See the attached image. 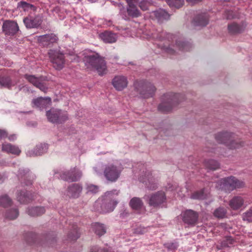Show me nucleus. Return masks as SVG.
I'll use <instances>...</instances> for the list:
<instances>
[{"mask_svg":"<svg viewBox=\"0 0 252 252\" xmlns=\"http://www.w3.org/2000/svg\"><path fill=\"white\" fill-rule=\"evenodd\" d=\"M28 171H26L24 170H20L19 174V178L21 182H24V183L27 185H30L32 184V181L31 180H28L27 178L29 177V175Z\"/></svg>","mask_w":252,"mask_h":252,"instance_id":"72a5a7b5","label":"nucleus"},{"mask_svg":"<svg viewBox=\"0 0 252 252\" xmlns=\"http://www.w3.org/2000/svg\"><path fill=\"white\" fill-rule=\"evenodd\" d=\"M181 95L173 93H168L164 94L162 98V102L158 105V109L163 113L170 112L174 106H175L180 101Z\"/></svg>","mask_w":252,"mask_h":252,"instance_id":"20e7f679","label":"nucleus"},{"mask_svg":"<svg viewBox=\"0 0 252 252\" xmlns=\"http://www.w3.org/2000/svg\"><path fill=\"white\" fill-rule=\"evenodd\" d=\"M15 135H11V136H10L8 138L9 140H14V138H15Z\"/></svg>","mask_w":252,"mask_h":252,"instance_id":"4d7b16f0","label":"nucleus"},{"mask_svg":"<svg viewBox=\"0 0 252 252\" xmlns=\"http://www.w3.org/2000/svg\"><path fill=\"white\" fill-rule=\"evenodd\" d=\"M166 200L165 194L163 191H158L151 195L148 204L150 206L157 207Z\"/></svg>","mask_w":252,"mask_h":252,"instance_id":"ddd939ff","label":"nucleus"},{"mask_svg":"<svg viewBox=\"0 0 252 252\" xmlns=\"http://www.w3.org/2000/svg\"><path fill=\"white\" fill-rule=\"evenodd\" d=\"M139 180L140 182L144 183L149 189L155 190L157 188V183L156 180L150 172H146L144 177L141 176L139 177Z\"/></svg>","mask_w":252,"mask_h":252,"instance_id":"dca6fc26","label":"nucleus"},{"mask_svg":"<svg viewBox=\"0 0 252 252\" xmlns=\"http://www.w3.org/2000/svg\"><path fill=\"white\" fill-rule=\"evenodd\" d=\"M168 44V46H166L165 45H163V46L162 45H160L162 48H163L166 52L169 54H173L175 51H174V50L172 49L169 46V43H167Z\"/></svg>","mask_w":252,"mask_h":252,"instance_id":"09e8293b","label":"nucleus"},{"mask_svg":"<svg viewBox=\"0 0 252 252\" xmlns=\"http://www.w3.org/2000/svg\"><path fill=\"white\" fill-rule=\"evenodd\" d=\"M82 176V171L76 167L71 168L68 171L63 172L60 174L62 179L68 182L77 181L80 179Z\"/></svg>","mask_w":252,"mask_h":252,"instance_id":"9d476101","label":"nucleus"},{"mask_svg":"<svg viewBox=\"0 0 252 252\" xmlns=\"http://www.w3.org/2000/svg\"><path fill=\"white\" fill-rule=\"evenodd\" d=\"M138 4L142 10L145 11L148 9L149 3L146 1L143 0L140 2H138Z\"/></svg>","mask_w":252,"mask_h":252,"instance_id":"de8ad7c7","label":"nucleus"},{"mask_svg":"<svg viewBox=\"0 0 252 252\" xmlns=\"http://www.w3.org/2000/svg\"><path fill=\"white\" fill-rule=\"evenodd\" d=\"M90 252H112L107 249H99L97 246H94L92 247L90 250Z\"/></svg>","mask_w":252,"mask_h":252,"instance_id":"49530a36","label":"nucleus"},{"mask_svg":"<svg viewBox=\"0 0 252 252\" xmlns=\"http://www.w3.org/2000/svg\"><path fill=\"white\" fill-rule=\"evenodd\" d=\"M23 22L28 29L37 28L42 22V17L39 14L33 16L32 14H29L24 18Z\"/></svg>","mask_w":252,"mask_h":252,"instance_id":"f8f14e48","label":"nucleus"},{"mask_svg":"<svg viewBox=\"0 0 252 252\" xmlns=\"http://www.w3.org/2000/svg\"><path fill=\"white\" fill-rule=\"evenodd\" d=\"M195 26H205L208 23V16L206 14H202L196 16L193 20Z\"/></svg>","mask_w":252,"mask_h":252,"instance_id":"bb28decb","label":"nucleus"},{"mask_svg":"<svg viewBox=\"0 0 252 252\" xmlns=\"http://www.w3.org/2000/svg\"><path fill=\"white\" fill-rule=\"evenodd\" d=\"M235 241L231 236L226 237L221 243V245L224 247H230L235 243Z\"/></svg>","mask_w":252,"mask_h":252,"instance_id":"58836bf2","label":"nucleus"},{"mask_svg":"<svg viewBox=\"0 0 252 252\" xmlns=\"http://www.w3.org/2000/svg\"><path fill=\"white\" fill-rule=\"evenodd\" d=\"M16 82L12 81L8 76H0V85L4 87L10 89L16 84Z\"/></svg>","mask_w":252,"mask_h":252,"instance_id":"cd10ccee","label":"nucleus"},{"mask_svg":"<svg viewBox=\"0 0 252 252\" xmlns=\"http://www.w3.org/2000/svg\"><path fill=\"white\" fill-rule=\"evenodd\" d=\"M233 12L231 11H228L226 12V18L228 19H232L234 18Z\"/></svg>","mask_w":252,"mask_h":252,"instance_id":"603ef678","label":"nucleus"},{"mask_svg":"<svg viewBox=\"0 0 252 252\" xmlns=\"http://www.w3.org/2000/svg\"><path fill=\"white\" fill-rule=\"evenodd\" d=\"M45 212L44 207H36L29 208L27 211L28 214L32 217H36L43 214Z\"/></svg>","mask_w":252,"mask_h":252,"instance_id":"c756f323","label":"nucleus"},{"mask_svg":"<svg viewBox=\"0 0 252 252\" xmlns=\"http://www.w3.org/2000/svg\"><path fill=\"white\" fill-rule=\"evenodd\" d=\"M84 61L88 67L96 70L99 75H102L106 73V63L98 53L90 52L86 54Z\"/></svg>","mask_w":252,"mask_h":252,"instance_id":"f257e3e1","label":"nucleus"},{"mask_svg":"<svg viewBox=\"0 0 252 252\" xmlns=\"http://www.w3.org/2000/svg\"><path fill=\"white\" fill-rule=\"evenodd\" d=\"M129 205L133 210L138 211L143 207V203L140 198L134 197L130 200Z\"/></svg>","mask_w":252,"mask_h":252,"instance_id":"c85d7f7f","label":"nucleus"},{"mask_svg":"<svg viewBox=\"0 0 252 252\" xmlns=\"http://www.w3.org/2000/svg\"><path fill=\"white\" fill-rule=\"evenodd\" d=\"M51 103V99L50 97H40L36 99H34L32 101L33 107L35 106L40 109L46 108Z\"/></svg>","mask_w":252,"mask_h":252,"instance_id":"412c9836","label":"nucleus"},{"mask_svg":"<svg viewBox=\"0 0 252 252\" xmlns=\"http://www.w3.org/2000/svg\"><path fill=\"white\" fill-rule=\"evenodd\" d=\"M128 81L124 76H115L112 80V85L117 91H122L127 86Z\"/></svg>","mask_w":252,"mask_h":252,"instance_id":"a211bd4d","label":"nucleus"},{"mask_svg":"<svg viewBox=\"0 0 252 252\" xmlns=\"http://www.w3.org/2000/svg\"><path fill=\"white\" fill-rule=\"evenodd\" d=\"M28 236L29 237V238H27L26 239L27 242L30 244H31L32 243H34L35 235L33 233H30L28 234Z\"/></svg>","mask_w":252,"mask_h":252,"instance_id":"8fccbe9b","label":"nucleus"},{"mask_svg":"<svg viewBox=\"0 0 252 252\" xmlns=\"http://www.w3.org/2000/svg\"><path fill=\"white\" fill-rule=\"evenodd\" d=\"M121 169L113 164H109L104 168V175L106 179L111 182H115L119 177Z\"/></svg>","mask_w":252,"mask_h":252,"instance_id":"9b49d317","label":"nucleus"},{"mask_svg":"<svg viewBox=\"0 0 252 252\" xmlns=\"http://www.w3.org/2000/svg\"><path fill=\"white\" fill-rule=\"evenodd\" d=\"M48 55L53 67L58 70L62 69L64 65V55L60 52L52 49L49 50Z\"/></svg>","mask_w":252,"mask_h":252,"instance_id":"6e6552de","label":"nucleus"},{"mask_svg":"<svg viewBox=\"0 0 252 252\" xmlns=\"http://www.w3.org/2000/svg\"><path fill=\"white\" fill-rule=\"evenodd\" d=\"M173 35L172 34L168 33L166 34V37L168 39V42H170L169 38H171V39H173Z\"/></svg>","mask_w":252,"mask_h":252,"instance_id":"6e6d98bb","label":"nucleus"},{"mask_svg":"<svg viewBox=\"0 0 252 252\" xmlns=\"http://www.w3.org/2000/svg\"><path fill=\"white\" fill-rule=\"evenodd\" d=\"M245 183L234 176H229L220 180L217 183V188L225 192L230 193L237 189L245 187Z\"/></svg>","mask_w":252,"mask_h":252,"instance_id":"7ed1b4c3","label":"nucleus"},{"mask_svg":"<svg viewBox=\"0 0 252 252\" xmlns=\"http://www.w3.org/2000/svg\"><path fill=\"white\" fill-rule=\"evenodd\" d=\"M46 116L48 120L53 123H62L68 119L66 111L53 108L46 112Z\"/></svg>","mask_w":252,"mask_h":252,"instance_id":"0eeeda50","label":"nucleus"},{"mask_svg":"<svg viewBox=\"0 0 252 252\" xmlns=\"http://www.w3.org/2000/svg\"><path fill=\"white\" fill-rule=\"evenodd\" d=\"M19 215V212L17 209L14 208L8 210L6 212L5 216L9 220H14L17 218Z\"/></svg>","mask_w":252,"mask_h":252,"instance_id":"c9c22d12","label":"nucleus"},{"mask_svg":"<svg viewBox=\"0 0 252 252\" xmlns=\"http://www.w3.org/2000/svg\"><path fill=\"white\" fill-rule=\"evenodd\" d=\"M88 192H90L93 193H95L98 191V187L97 186L94 185H89L87 187Z\"/></svg>","mask_w":252,"mask_h":252,"instance_id":"a18cd8bd","label":"nucleus"},{"mask_svg":"<svg viewBox=\"0 0 252 252\" xmlns=\"http://www.w3.org/2000/svg\"><path fill=\"white\" fill-rule=\"evenodd\" d=\"M228 33L231 35H236L242 33L245 29L243 25L232 22L227 26Z\"/></svg>","mask_w":252,"mask_h":252,"instance_id":"5701e85b","label":"nucleus"},{"mask_svg":"<svg viewBox=\"0 0 252 252\" xmlns=\"http://www.w3.org/2000/svg\"><path fill=\"white\" fill-rule=\"evenodd\" d=\"M11 199L7 195H3L0 196V206L3 208H7L12 204Z\"/></svg>","mask_w":252,"mask_h":252,"instance_id":"f704fd0d","label":"nucleus"},{"mask_svg":"<svg viewBox=\"0 0 252 252\" xmlns=\"http://www.w3.org/2000/svg\"><path fill=\"white\" fill-rule=\"evenodd\" d=\"M47 149V145L40 144L36 147L33 152V154L35 156H40L43 153L44 151H45Z\"/></svg>","mask_w":252,"mask_h":252,"instance_id":"ea45409f","label":"nucleus"},{"mask_svg":"<svg viewBox=\"0 0 252 252\" xmlns=\"http://www.w3.org/2000/svg\"><path fill=\"white\" fill-rule=\"evenodd\" d=\"M101 39L105 43H114L116 41V35L110 31H105L99 35Z\"/></svg>","mask_w":252,"mask_h":252,"instance_id":"393cba45","label":"nucleus"},{"mask_svg":"<svg viewBox=\"0 0 252 252\" xmlns=\"http://www.w3.org/2000/svg\"><path fill=\"white\" fill-rule=\"evenodd\" d=\"M226 214V210L223 207H220L217 209L214 213V215L216 217L218 218H223Z\"/></svg>","mask_w":252,"mask_h":252,"instance_id":"a19ab883","label":"nucleus"},{"mask_svg":"<svg viewBox=\"0 0 252 252\" xmlns=\"http://www.w3.org/2000/svg\"><path fill=\"white\" fill-rule=\"evenodd\" d=\"M176 46L179 48L180 50L189 51V45L188 43L178 41L176 43Z\"/></svg>","mask_w":252,"mask_h":252,"instance_id":"37998d69","label":"nucleus"},{"mask_svg":"<svg viewBox=\"0 0 252 252\" xmlns=\"http://www.w3.org/2000/svg\"><path fill=\"white\" fill-rule=\"evenodd\" d=\"M205 194L204 189L196 191L192 193L191 198L194 199H203L205 198Z\"/></svg>","mask_w":252,"mask_h":252,"instance_id":"79ce46f5","label":"nucleus"},{"mask_svg":"<svg viewBox=\"0 0 252 252\" xmlns=\"http://www.w3.org/2000/svg\"><path fill=\"white\" fill-rule=\"evenodd\" d=\"M245 198L241 196H234L229 201L230 208L234 211L240 209L244 205Z\"/></svg>","mask_w":252,"mask_h":252,"instance_id":"6ab92c4d","label":"nucleus"},{"mask_svg":"<svg viewBox=\"0 0 252 252\" xmlns=\"http://www.w3.org/2000/svg\"><path fill=\"white\" fill-rule=\"evenodd\" d=\"M1 150L3 152L16 155H19L21 153L18 147L9 143H3L2 145Z\"/></svg>","mask_w":252,"mask_h":252,"instance_id":"b1692460","label":"nucleus"},{"mask_svg":"<svg viewBox=\"0 0 252 252\" xmlns=\"http://www.w3.org/2000/svg\"><path fill=\"white\" fill-rule=\"evenodd\" d=\"M82 190V187L78 184H73L67 189V194L70 197L77 198Z\"/></svg>","mask_w":252,"mask_h":252,"instance_id":"4be33fe9","label":"nucleus"},{"mask_svg":"<svg viewBox=\"0 0 252 252\" xmlns=\"http://www.w3.org/2000/svg\"><path fill=\"white\" fill-rule=\"evenodd\" d=\"M3 31L6 35L13 36L19 30L16 22L12 21H6L2 25Z\"/></svg>","mask_w":252,"mask_h":252,"instance_id":"2eb2a0df","label":"nucleus"},{"mask_svg":"<svg viewBox=\"0 0 252 252\" xmlns=\"http://www.w3.org/2000/svg\"><path fill=\"white\" fill-rule=\"evenodd\" d=\"M216 141L225 145L229 149L239 148L244 145V142L240 139L235 138V135L227 131L218 133L215 136Z\"/></svg>","mask_w":252,"mask_h":252,"instance_id":"f03ea898","label":"nucleus"},{"mask_svg":"<svg viewBox=\"0 0 252 252\" xmlns=\"http://www.w3.org/2000/svg\"><path fill=\"white\" fill-rule=\"evenodd\" d=\"M202 0H187V1L191 4H194L201 1Z\"/></svg>","mask_w":252,"mask_h":252,"instance_id":"864d4df0","label":"nucleus"},{"mask_svg":"<svg viewBox=\"0 0 252 252\" xmlns=\"http://www.w3.org/2000/svg\"><path fill=\"white\" fill-rule=\"evenodd\" d=\"M80 237L78 227L76 224H73L72 229L68 234V238L70 241H75Z\"/></svg>","mask_w":252,"mask_h":252,"instance_id":"473e14b6","label":"nucleus"},{"mask_svg":"<svg viewBox=\"0 0 252 252\" xmlns=\"http://www.w3.org/2000/svg\"><path fill=\"white\" fill-rule=\"evenodd\" d=\"M119 190L114 189L105 193V198L101 206L103 212L108 213L114 210L118 203L116 197L119 195Z\"/></svg>","mask_w":252,"mask_h":252,"instance_id":"39448f33","label":"nucleus"},{"mask_svg":"<svg viewBox=\"0 0 252 252\" xmlns=\"http://www.w3.org/2000/svg\"><path fill=\"white\" fill-rule=\"evenodd\" d=\"M134 86L137 92L144 98L152 97L155 91L156 88L151 83L144 81L136 82Z\"/></svg>","mask_w":252,"mask_h":252,"instance_id":"423d86ee","label":"nucleus"},{"mask_svg":"<svg viewBox=\"0 0 252 252\" xmlns=\"http://www.w3.org/2000/svg\"><path fill=\"white\" fill-rule=\"evenodd\" d=\"M92 227L95 233L99 236H101L106 233V228L102 224L95 222L92 224Z\"/></svg>","mask_w":252,"mask_h":252,"instance_id":"2f4dec72","label":"nucleus"},{"mask_svg":"<svg viewBox=\"0 0 252 252\" xmlns=\"http://www.w3.org/2000/svg\"><path fill=\"white\" fill-rule=\"evenodd\" d=\"M182 215L183 220L186 223L194 225L197 221L198 214L192 210L185 211L182 213Z\"/></svg>","mask_w":252,"mask_h":252,"instance_id":"4468645a","label":"nucleus"},{"mask_svg":"<svg viewBox=\"0 0 252 252\" xmlns=\"http://www.w3.org/2000/svg\"><path fill=\"white\" fill-rule=\"evenodd\" d=\"M170 7H174L179 8L182 6L184 3V0H166Z\"/></svg>","mask_w":252,"mask_h":252,"instance_id":"4c0bfd02","label":"nucleus"},{"mask_svg":"<svg viewBox=\"0 0 252 252\" xmlns=\"http://www.w3.org/2000/svg\"><path fill=\"white\" fill-rule=\"evenodd\" d=\"M205 166L210 169L216 170L219 167V163L214 160H209L205 161Z\"/></svg>","mask_w":252,"mask_h":252,"instance_id":"e433bc0d","label":"nucleus"},{"mask_svg":"<svg viewBox=\"0 0 252 252\" xmlns=\"http://www.w3.org/2000/svg\"><path fill=\"white\" fill-rule=\"evenodd\" d=\"M7 137V133L6 131L0 129V139L5 138Z\"/></svg>","mask_w":252,"mask_h":252,"instance_id":"3c124183","label":"nucleus"},{"mask_svg":"<svg viewBox=\"0 0 252 252\" xmlns=\"http://www.w3.org/2000/svg\"><path fill=\"white\" fill-rule=\"evenodd\" d=\"M128 215V212L126 210H124L122 213L120 214V216L122 218H124Z\"/></svg>","mask_w":252,"mask_h":252,"instance_id":"5fc2aeb1","label":"nucleus"},{"mask_svg":"<svg viewBox=\"0 0 252 252\" xmlns=\"http://www.w3.org/2000/svg\"><path fill=\"white\" fill-rule=\"evenodd\" d=\"M33 199V196L31 194L30 196L29 193L27 192L23 191L18 193L17 200L21 203H27Z\"/></svg>","mask_w":252,"mask_h":252,"instance_id":"a878e982","label":"nucleus"},{"mask_svg":"<svg viewBox=\"0 0 252 252\" xmlns=\"http://www.w3.org/2000/svg\"><path fill=\"white\" fill-rule=\"evenodd\" d=\"M150 17L152 19L157 20L158 22L162 23L165 20H167L169 19L170 15L164 10L159 9L152 12L150 13Z\"/></svg>","mask_w":252,"mask_h":252,"instance_id":"aec40b11","label":"nucleus"},{"mask_svg":"<svg viewBox=\"0 0 252 252\" xmlns=\"http://www.w3.org/2000/svg\"><path fill=\"white\" fill-rule=\"evenodd\" d=\"M242 218L245 221L252 222V207L243 214Z\"/></svg>","mask_w":252,"mask_h":252,"instance_id":"c03bdc74","label":"nucleus"},{"mask_svg":"<svg viewBox=\"0 0 252 252\" xmlns=\"http://www.w3.org/2000/svg\"><path fill=\"white\" fill-rule=\"evenodd\" d=\"M18 6L22 8L24 11L29 12L30 14H32L36 10V7L35 6L26 1H22L18 3Z\"/></svg>","mask_w":252,"mask_h":252,"instance_id":"7c9ffc66","label":"nucleus"},{"mask_svg":"<svg viewBox=\"0 0 252 252\" xmlns=\"http://www.w3.org/2000/svg\"><path fill=\"white\" fill-rule=\"evenodd\" d=\"M34 39L41 46L51 47L54 44L57 43L59 38L56 34L50 33L40 36H36Z\"/></svg>","mask_w":252,"mask_h":252,"instance_id":"1a4fd4ad","label":"nucleus"},{"mask_svg":"<svg viewBox=\"0 0 252 252\" xmlns=\"http://www.w3.org/2000/svg\"><path fill=\"white\" fill-rule=\"evenodd\" d=\"M24 77L31 84L39 88L41 91L45 92L47 89V87L42 83L41 77H36L34 75L25 74Z\"/></svg>","mask_w":252,"mask_h":252,"instance_id":"f3484780","label":"nucleus"}]
</instances>
